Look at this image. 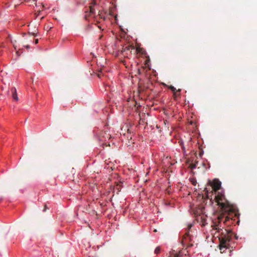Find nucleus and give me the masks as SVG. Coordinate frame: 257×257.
<instances>
[{
    "label": "nucleus",
    "instance_id": "obj_1",
    "mask_svg": "<svg viewBox=\"0 0 257 257\" xmlns=\"http://www.w3.org/2000/svg\"><path fill=\"white\" fill-rule=\"evenodd\" d=\"M215 200L217 204L220 207L221 213L219 214L216 220L213 221L211 227L214 230H217L218 232L221 230L219 228V223L223 221V219L225 217L224 223H225L230 218L226 216L225 217V214L229 213L233 211L232 205L225 198L224 195L221 193H218L215 196Z\"/></svg>",
    "mask_w": 257,
    "mask_h": 257
},
{
    "label": "nucleus",
    "instance_id": "obj_2",
    "mask_svg": "<svg viewBox=\"0 0 257 257\" xmlns=\"http://www.w3.org/2000/svg\"><path fill=\"white\" fill-rule=\"evenodd\" d=\"M225 233L222 234L219 238L220 249L221 250L223 248H227L229 245V242L231 238L232 232L230 230H225Z\"/></svg>",
    "mask_w": 257,
    "mask_h": 257
},
{
    "label": "nucleus",
    "instance_id": "obj_3",
    "mask_svg": "<svg viewBox=\"0 0 257 257\" xmlns=\"http://www.w3.org/2000/svg\"><path fill=\"white\" fill-rule=\"evenodd\" d=\"M192 224H190L188 225L187 227V232L184 234L183 237L182 242L184 243H187L189 241L191 240V235L189 234V230L192 227Z\"/></svg>",
    "mask_w": 257,
    "mask_h": 257
},
{
    "label": "nucleus",
    "instance_id": "obj_4",
    "mask_svg": "<svg viewBox=\"0 0 257 257\" xmlns=\"http://www.w3.org/2000/svg\"><path fill=\"white\" fill-rule=\"evenodd\" d=\"M213 190L215 191L218 190L221 187V182L218 180H214L212 185Z\"/></svg>",
    "mask_w": 257,
    "mask_h": 257
},
{
    "label": "nucleus",
    "instance_id": "obj_5",
    "mask_svg": "<svg viewBox=\"0 0 257 257\" xmlns=\"http://www.w3.org/2000/svg\"><path fill=\"white\" fill-rule=\"evenodd\" d=\"M11 92H12V97H13V99L16 101H18V97L17 94L16 88H15V87L12 88L11 89Z\"/></svg>",
    "mask_w": 257,
    "mask_h": 257
},
{
    "label": "nucleus",
    "instance_id": "obj_6",
    "mask_svg": "<svg viewBox=\"0 0 257 257\" xmlns=\"http://www.w3.org/2000/svg\"><path fill=\"white\" fill-rule=\"evenodd\" d=\"M95 5V2H93V6L92 5H91L89 9V13H90V15H91V14H94V9L93 8V6Z\"/></svg>",
    "mask_w": 257,
    "mask_h": 257
},
{
    "label": "nucleus",
    "instance_id": "obj_7",
    "mask_svg": "<svg viewBox=\"0 0 257 257\" xmlns=\"http://www.w3.org/2000/svg\"><path fill=\"white\" fill-rule=\"evenodd\" d=\"M160 251H161L160 247V246H158L155 249V253L156 255H158L160 252Z\"/></svg>",
    "mask_w": 257,
    "mask_h": 257
},
{
    "label": "nucleus",
    "instance_id": "obj_8",
    "mask_svg": "<svg viewBox=\"0 0 257 257\" xmlns=\"http://www.w3.org/2000/svg\"><path fill=\"white\" fill-rule=\"evenodd\" d=\"M115 190H116L117 191V193L120 191L121 190V186L120 185L117 184L116 186L114 188Z\"/></svg>",
    "mask_w": 257,
    "mask_h": 257
},
{
    "label": "nucleus",
    "instance_id": "obj_9",
    "mask_svg": "<svg viewBox=\"0 0 257 257\" xmlns=\"http://www.w3.org/2000/svg\"><path fill=\"white\" fill-rule=\"evenodd\" d=\"M169 88L174 93V95L176 94V88H175L173 86H170Z\"/></svg>",
    "mask_w": 257,
    "mask_h": 257
},
{
    "label": "nucleus",
    "instance_id": "obj_10",
    "mask_svg": "<svg viewBox=\"0 0 257 257\" xmlns=\"http://www.w3.org/2000/svg\"><path fill=\"white\" fill-rule=\"evenodd\" d=\"M189 167L191 169H194L196 167V165L195 164L192 163V164H190Z\"/></svg>",
    "mask_w": 257,
    "mask_h": 257
},
{
    "label": "nucleus",
    "instance_id": "obj_11",
    "mask_svg": "<svg viewBox=\"0 0 257 257\" xmlns=\"http://www.w3.org/2000/svg\"><path fill=\"white\" fill-rule=\"evenodd\" d=\"M202 222V225H205L206 218L205 217H201Z\"/></svg>",
    "mask_w": 257,
    "mask_h": 257
},
{
    "label": "nucleus",
    "instance_id": "obj_12",
    "mask_svg": "<svg viewBox=\"0 0 257 257\" xmlns=\"http://www.w3.org/2000/svg\"><path fill=\"white\" fill-rule=\"evenodd\" d=\"M191 181L192 182V184L193 185H196V180H195L193 179H192Z\"/></svg>",
    "mask_w": 257,
    "mask_h": 257
},
{
    "label": "nucleus",
    "instance_id": "obj_13",
    "mask_svg": "<svg viewBox=\"0 0 257 257\" xmlns=\"http://www.w3.org/2000/svg\"><path fill=\"white\" fill-rule=\"evenodd\" d=\"M38 43V39H36L35 40V43L37 44Z\"/></svg>",
    "mask_w": 257,
    "mask_h": 257
},
{
    "label": "nucleus",
    "instance_id": "obj_14",
    "mask_svg": "<svg viewBox=\"0 0 257 257\" xmlns=\"http://www.w3.org/2000/svg\"><path fill=\"white\" fill-rule=\"evenodd\" d=\"M46 208H47V206H46V205H45V206H44V211H46Z\"/></svg>",
    "mask_w": 257,
    "mask_h": 257
},
{
    "label": "nucleus",
    "instance_id": "obj_15",
    "mask_svg": "<svg viewBox=\"0 0 257 257\" xmlns=\"http://www.w3.org/2000/svg\"><path fill=\"white\" fill-rule=\"evenodd\" d=\"M26 47L27 49H29L30 48V46L29 45H27Z\"/></svg>",
    "mask_w": 257,
    "mask_h": 257
},
{
    "label": "nucleus",
    "instance_id": "obj_16",
    "mask_svg": "<svg viewBox=\"0 0 257 257\" xmlns=\"http://www.w3.org/2000/svg\"><path fill=\"white\" fill-rule=\"evenodd\" d=\"M33 35L35 37L36 36V35L35 34H34V33L33 34Z\"/></svg>",
    "mask_w": 257,
    "mask_h": 257
},
{
    "label": "nucleus",
    "instance_id": "obj_17",
    "mask_svg": "<svg viewBox=\"0 0 257 257\" xmlns=\"http://www.w3.org/2000/svg\"><path fill=\"white\" fill-rule=\"evenodd\" d=\"M180 91H181V89H179L177 90V91H178V92H180Z\"/></svg>",
    "mask_w": 257,
    "mask_h": 257
},
{
    "label": "nucleus",
    "instance_id": "obj_18",
    "mask_svg": "<svg viewBox=\"0 0 257 257\" xmlns=\"http://www.w3.org/2000/svg\"><path fill=\"white\" fill-rule=\"evenodd\" d=\"M98 77H100V74H98Z\"/></svg>",
    "mask_w": 257,
    "mask_h": 257
},
{
    "label": "nucleus",
    "instance_id": "obj_19",
    "mask_svg": "<svg viewBox=\"0 0 257 257\" xmlns=\"http://www.w3.org/2000/svg\"><path fill=\"white\" fill-rule=\"evenodd\" d=\"M14 47H15V49H16V48L15 47V45L14 44Z\"/></svg>",
    "mask_w": 257,
    "mask_h": 257
}]
</instances>
